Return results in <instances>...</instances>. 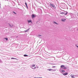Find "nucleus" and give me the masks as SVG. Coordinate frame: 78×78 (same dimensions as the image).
Wrapping results in <instances>:
<instances>
[{
  "label": "nucleus",
  "instance_id": "obj_1",
  "mask_svg": "<svg viewBox=\"0 0 78 78\" xmlns=\"http://www.w3.org/2000/svg\"><path fill=\"white\" fill-rule=\"evenodd\" d=\"M61 68H62V69H66L67 68L66 67H65V66L64 65H62L60 66Z\"/></svg>",
  "mask_w": 78,
  "mask_h": 78
},
{
  "label": "nucleus",
  "instance_id": "obj_2",
  "mask_svg": "<svg viewBox=\"0 0 78 78\" xmlns=\"http://www.w3.org/2000/svg\"><path fill=\"white\" fill-rule=\"evenodd\" d=\"M50 6L54 7V8H55V5H53V4H50Z\"/></svg>",
  "mask_w": 78,
  "mask_h": 78
},
{
  "label": "nucleus",
  "instance_id": "obj_3",
  "mask_svg": "<svg viewBox=\"0 0 78 78\" xmlns=\"http://www.w3.org/2000/svg\"><path fill=\"white\" fill-rule=\"evenodd\" d=\"M31 16L33 19V18H34V17H36V16L34 15H32Z\"/></svg>",
  "mask_w": 78,
  "mask_h": 78
},
{
  "label": "nucleus",
  "instance_id": "obj_4",
  "mask_svg": "<svg viewBox=\"0 0 78 78\" xmlns=\"http://www.w3.org/2000/svg\"><path fill=\"white\" fill-rule=\"evenodd\" d=\"M61 69H60V72H65V71L64 70H61Z\"/></svg>",
  "mask_w": 78,
  "mask_h": 78
},
{
  "label": "nucleus",
  "instance_id": "obj_5",
  "mask_svg": "<svg viewBox=\"0 0 78 78\" xmlns=\"http://www.w3.org/2000/svg\"><path fill=\"white\" fill-rule=\"evenodd\" d=\"M63 75H68V73H64L63 74Z\"/></svg>",
  "mask_w": 78,
  "mask_h": 78
},
{
  "label": "nucleus",
  "instance_id": "obj_6",
  "mask_svg": "<svg viewBox=\"0 0 78 78\" xmlns=\"http://www.w3.org/2000/svg\"><path fill=\"white\" fill-rule=\"evenodd\" d=\"M53 23H55V24H56V25H58V24L55 21H54Z\"/></svg>",
  "mask_w": 78,
  "mask_h": 78
},
{
  "label": "nucleus",
  "instance_id": "obj_7",
  "mask_svg": "<svg viewBox=\"0 0 78 78\" xmlns=\"http://www.w3.org/2000/svg\"><path fill=\"white\" fill-rule=\"evenodd\" d=\"M72 78H75V75H73L71 76Z\"/></svg>",
  "mask_w": 78,
  "mask_h": 78
},
{
  "label": "nucleus",
  "instance_id": "obj_8",
  "mask_svg": "<svg viewBox=\"0 0 78 78\" xmlns=\"http://www.w3.org/2000/svg\"><path fill=\"white\" fill-rule=\"evenodd\" d=\"M32 67H35V65L34 64L32 65Z\"/></svg>",
  "mask_w": 78,
  "mask_h": 78
},
{
  "label": "nucleus",
  "instance_id": "obj_9",
  "mask_svg": "<svg viewBox=\"0 0 78 78\" xmlns=\"http://www.w3.org/2000/svg\"><path fill=\"white\" fill-rule=\"evenodd\" d=\"M48 70H49V71H51L52 70V69H48Z\"/></svg>",
  "mask_w": 78,
  "mask_h": 78
},
{
  "label": "nucleus",
  "instance_id": "obj_10",
  "mask_svg": "<svg viewBox=\"0 0 78 78\" xmlns=\"http://www.w3.org/2000/svg\"><path fill=\"white\" fill-rule=\"evenodd\" d=\"M28 23H30V22H31V20H28Z\"/></svg>",
  "mask_w": 78,
  "mask_h": 78
},
{
  "label": "nucleus",
  "instance_id": "obj_11",
  "mask_svg": "<svg viewBox=\"0 0 78 78\" xmlns=\"http://www.w3.org/2000/svg\"><path fill=\"white\" fill-rule=\"evenodd\" d=\"M11 59H17L16 58H11Z\"/></svg>",
  "mask_w": 78,
  "mask_h": 78
},
{
  "label": "nucleus",
  "instance_id": "obj_12",
  "mask_svg": "<svg viewBox=\"0 0 78 78\" xmlns=\"http://www.w3.org/2000/svg\"><path fill=\"white\" fill-rule=\"evenodd\" d=\"M60 14H64V12H62L60 13Z\"/></svg>",
  "mask_w": 78,
  "mask_h": 78
},
{
  "label": "nucleus",
  "instance_id": "obj_13",
  "mask_svg": "<svg viewBox=\"0 0 78 78\" xmlns=\"http://www.w3.org/2000/svg\"><path fill=\"white\" fill-rule=\"evenodd\" d=\"M24 56L26 57V56H28V55H24Z\"/></svg>",
  "mask_w": 78,
  "mask_h": 78
},
{
  "label": "nucleus",
  "instance_id": "obj_14",
  "mask_svg": "<svg viewBox=\"0 0 78 78\" xmlns=\"http://www.w3.org/2000/svg\"><path fill=\"white\" fill-rule=\"evenodd\" d=\"M62 21L63 22H65V20H62Z\"/></svg>",
  "mask_w": 78,
  "mask_h": 78
},
{
  "label": "nucleus",
  "instance_id": "obj_15",
  "mask_svg": "<svg viewBox=\"0 0 78 78\" xmlns=\"http://www.w3.org/2000/svg\"><path fill=\"white\" fill-rule=\"evenodd\" d=\"M5 39L6 40V41H8V38H5Z\"/></svg>",
  "mask_w": 78,
  "mask_h": 78
},
{
  "label": "nucleus",
  "instance_id": "obj_16",
  "mask_svg": "<svg viewBox=\"0 0 78 78\" xmlns=\"http://www.w3.org/2000/svg\"><path fill=\"white\" fill-rule=\"evenodd\" d=\"M25 4L26 5V7H27V2H25Z\"/></svg>",
  "mask_w": 78,
  "mask_h": 78
},
{
  "label": "nucleus",
  "instance_id": "obj_17",
  "mask_svg": "<svg viewBox=\"0 0 78 78\" xmlns=\"http://www.w3.org/2000/svg\"><path fill=\"white\" fill-rule=\"evenodd\" d=\"M13 12L14 13V14H16V13L15 12Z\"/></svg>",
  "mask_w": 78,
  "mask_h": 78
},
{
  "label": "nucleus",
  "instance_id": "obj_18",
  "mask_svg": "<svg viewBox=\"0 0 78 78\" xmlns=\"http://www.w3.org/2000/svg\"><path fill=\"white\" fill-rule=\"evenodd\" d=\"M55 67H56V66H52V68H55Z\"/></svg>",
  "mask_w": 78,
  "mask_h": 78
},
{
  "label": "nucleus",
  "instance_id": "obj_19",
  "mask_svg": "<svg viewBox=\"0 0 78 78\" xmlns=\"http://www.w3.org/2000/svg\"><path fill=\"white\" fill-rule=\"evenodd\" d=\"M36 69V67H34V69Z\"/></svg>",
  "mask_w": 78,
  "mask_h": 78
},
{
  "label": "nucleus",
  "instance_id": "obj_20",
  "mask_svg": "<svg viewBox=\"0 0 78 78\" xmlns=\"http://www.w3.org/2000/svg\"><path fill=\"white\" fill-rule=\"evenodd\" d=\"M35 78H42L41 77H34Z\"/></svg>",
  "mask_w": 78,
  "mask_h": 78
},
{
  "label": "nucleus",
  "instance_id": "obj_21",
  "mask_svg": "<svg viewBox=\"0 0 78 78\" xmlns=\"http://www.w3.org/2000/svg\"><path fill=\"white\" fill-rule=\"evenodd\" d=\"M38 36H39H39H41V35H38Z\"/></svg>",
  "mask_w": 78,
  "mask_h": 78
},
{
  "label": "nucleus",
  "instance_id": "obj_22",
  "mask_svg": "<svg viewBox=\"0 0 78 78\" xmlns=\"http://www.w3.org/2000/svg\"><path fill=\"white\" fill-rule=\"evenodd\" d=\"M65 14V15H67V13H66Z\"/></svg>",
  "mask_w": 78,
  "mask_h": 78
},
{
  "label": "nucleus",
  "instance_id": "obj_23",
  "mask_svg": "<svg viewBox=\"0 0 78 78\" xmlns=\"http://www.w3.org/2000/svg\"><path fill=\"white\" fill-rule=\"evenodd\" d=\"M76 47L78 48V46H76Z\"/></svg>",
  "mask_w": 78,
  "mask_h": 78
},
{
  "label": "nucleus",
  "instance_id": "obj_24",
  "mask_svg": "<svg viewBox=\"0 0 78 78\" xmlns=\"http://www.w3.org/2000/svg\"><path fill=\"white\" fill-rule=\"evenodd\" d=\"M27 8H28V6H27Z\"/></svg>",
  "mask_w": 78,
  "mask_h": 78
}]
</instances>
